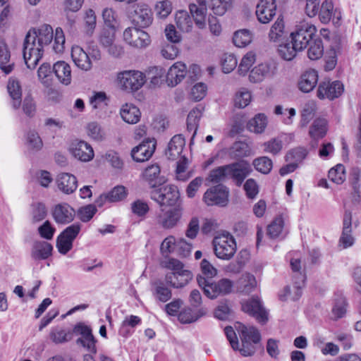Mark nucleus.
<instances>
[{"label":"nucleus","instance_id":"f257e3e1","mask_svg":"<svg viewBox=\"0 0 361 361\" xmlns=\"http://www.w3.org/2000/svg\"><path fill=\"white\" fill-rule=\"evenodd\" d=\"M163 266L170 270L165 275V282L174 288H182L192 279V272L185 269L184 264L177 259L169 258L163 262Z\"/></svg>","mask_w":361,"mask_h":361},{"label":"nucleus","instance_id":"f03ea898","mask_svg":"<svg viewBox=\"0 0 361 361\" xmlns=\"http://www.w3.org/2000/svg\"><path fill=\"white\" fill-rule=\"evenodd\" d=\"M197 281L204 291V295L210 299H215L219 296L230 294L233 288V282L228 279H221L217 281L198 275Z\"/></svg>","mask_w":361,"mask_h":361},{"label":"nucleus","instance_id":"7ed1b4c3","mask_svg":"<svg viewBox=\"0 0 361 361\" xmlns=\"http://www.w3.org/2000/svg\"><path fill=\"white\" fill-rule=\"evenodd\" d=\"M238 331L242 342V347L238 350L245 357L252 356L261 341L259 331L252 326H246L242 324H238Z\"/></svg>","mask_w":361,"mask_h":361},{"label":"nucleus","instance_id":"20e7f679","mask_svg":"<svg viewBox=\"0 0 361 361\" xmlns=\"http://www.w3.org/2000/svg\"><path fill=\"white\" fill-rule=\"evenodd\" d=\"M44 54V47L34 40V37L27 34L23 48V55L27 67L34 69L38 64Z\"/></svg>","mask_w":361,"mask_h":361},{"label":"nucleus","instance_id":"39448f33","mask_svg":"<svg viewBox=\"0 0 361 361\" xmlns=\"http://www.w3.org/2000/svg\"><path fill=\"white\" fill-rule=\"evenodd\" d=\"M316 27L307 22H302L296 25L295 31L290 33L291 42L300 51L305 49L315 38Z\"/></svg>","mask_w":361,"mask_h":361},{"label":"nucleus","instance_id":"423d86ee","mask_svg":"<svg viewBox=\"0 0 361 361\" xmlns=\"http://www.w3.org/2000/svg\"><path fill=\"white\" fill-rule=\"evenodd\" d=\"M150 197L160 206H174L180 198V192L173 185L157 186L150 192Z\"/></svg>","mask_w":361,"mask_h":361},{"label":"nucleus","instance_id":"0eeeda50","mask_svg":"<svg viewBox=\"0 0 361 361\" xmlns=\"http://www.w3.org/2000/svg\"><path fill=\"white\" fill-rule=\"evenodd\" d=\"M213 245L216 256L221 259L229 260L236 252L235 240L228 233L216 236L213 240Z\"/></svg>","mask_w":361,"mask_h":361},{"label":"nucleus","instance_id":"6e6552de","mask_svg":"<svg viewBox=\"0 0 361 361\" xmlns=\"http://www.w3.org/2000/svg\"><path fill=\"white\" fill-rule=\"evenodd\" d=\"M118 84L121 88L128 92H135L145 82V75L138 71H125L118 74Z\"/></svg>","mask_w":361,"mask_h":361},{"label":"nucleus","instance_id":"1a4fd4ad","mask_svg":"<svg viewBox=\"0 0 361 361\" xmlns=\"http://www.w3.org/2000/svg\"><path fill=\"white\" fill-rule=\"evenodd\" d=\"M123 40L130 47L136 49H144L151 43L149 34L135 27H127L123 34Z\"/></svg>","mask_w":361,"mask_h":361},{"label":"nucleus","instance_id":"9d476101","mask_svg":"<svg viewBox=\"0 0 361 361\" xmlns=\"http://www.w3.org/2000/svg\"><path fill=\"white\" fill-rule=\"evenodd\" d=\"M226 166L228 178H231L238 186L242 185L252 171L249 162L245 160L226 164Z\"/></svg>","mask_w":361,"mask_h":361},{"label":"nucleus","instance_id":"9b49d317","mask_svg":"<svg viewBox=\"0 0 361 361\" xmlns=\"http://www.w3.org/2000/svg\"><path fill=\"white\" fill-rule=\"evenodd\" d=\"M183 209L178 205L168 210H161L157 216V224L164 229H172L178 226L182 216Z\"/></svg>","mask_w":361,"mask_h":361},{"label":"nucleus","instance_id":"f8f14e48","mask_svg":"<svg viewBox=\"0 0 361 361\" xmlns=\"http://www.w3.org/2000/svg\"><path fill=\"white\" fill-rule=\"evenodd\" d=\"M228 190L222 184H218L208 189L204 194V201L209 205L225 206L228 201Z\"/></svg>","mask_w":361,"mask_h":361},{"label":"nucleus","instance_id":"ddd939ff","mask_svg":"<svg viewBox=\"0 0 361 361\" xmlns=\"http://www.w3.org/2000/svg\"><path fill=\"white\" fill-rule=\"evenodd\" d=\"M131 13L132 20L134 24L140 27H149L153 20V14L150 7L144 3L135 4Z\"/></svg>","mask_w":361,"mask_h":361},{"label":"nucleus","instance_id":"4468645a","mask_svg":"<svg viewBox=\"0 0 361 361\" xmlns=\"http://www.w3.org/2000/svg\"><path fill=\"white\" fill-rule=\"evenodd\" d=\"M344 91L343 84L339 80L322 82L318 87L317 97L319 99L333 100L339 97Z\"/></svg>","mask_w":361,"mask_h":361},{"label":"nucleus","instance_id":"2eb2a0df","mask_svg":"<svg viewBox=\"0 0 361 361\" xmlns=\"http://www.w3.org/2000/svg\"><path fill=\"white\" fill-rule=\"evenodd\" d=\"M156 148V140L154 138L147 139L139 145L135 147L131 151L133 160L137 162H143L148 160L154 154Z\"/></svg>","mask_w":361,"mask_h":361},{"label":"nucleus","instance_id":"dca6fc26","mask_svg":"<svg viewBox=\"0 0 361 361\" xmlns=\"http://www.w3.org/2000/svg\"><path fill=\"white\" fill-rule=\"evenodd\" d=\"M242 310L254 317L259 323L265 324L268 320L267 312L257 298H252L243 303Z\"/></svg>","mask_w":361,"mask_h":361},{"label":"nucleus","instance_id":"f3484780","mask_svg":"<svg viewBox=\"0 0 361 361\" xmlns=\"http://www.w3.org/2000/svg\"><path fill=\"white\" fill-rule=\"evenodd\" d=\"M276 0H260L257 5L256 16L264 24L269 23L276 15Z\"/></svg>","mask_w":361,"mask_h":361},{"label":"nucleus","instance_id":"a211bd4d","mask_svg":"<svg viewBox=\"0 0 361 361\" xmlns=\"http://www.w3.org/2000/svg\"><path fill=\"white\" fill-rule=\"evenodd\" d=\"M71 154L77 159L87 162L94 157V151L90 145L85 141H74L69 149Z\"/></svg>","mask_w":361,"mask_h":361},{"label":"nucleus","instance_id":"6ab92c4d","mask_svg":"<svg viewBox=\"0 0 361 361\" xmlns=\"http://www.w3.org/2000/svg\"><path fill=\"white\" fill-rule=\"evenodd\" d=\"M207 2L206 0H195V2L189 6L190 12L195 25L200 29H204L206 27L205 19L209 8Z\"/></svg>","mask_w":361,"mask_h":361},{"label":"nucleus","instance_id":"aec40b11","mask_svg":"<svg viewBox=\"0 0 361 361\" xmlns=\"http://www.w3.org/2000/svg\"><path fill=\"white\" fill-rule=\"evenodd\" d=\"M274 64L261 63L255 66L250 73L249 80L252 82H260L266 78L271 77L276 73Z\"/></svg>","mask_w":361,"mask_h":361},{"label":"nucleus","instance_id":"412c9836","mask_svg":"<svg viewBox=\"0 0 361 361\" xmlns=\"http://www.w3.org/2000/svg\"><path fill=\"white\" fill-rule=\"evenodd\" d=\"M27 34L34 37V40L42 47L48 46L53 40L54 31L51 25L44 24L38 28L30 30Z\"/></svg>","mask_w":361,"mask_h":361},{"label":"nucleus","instance_id":"4be33fe9","mask_svg":"<svg viewBox=\"0 0 361 361\" xmlns=\"http://www.w3.org/2000/svg\"><path fill=\"white\" fill-rule=\"evenodd\" d=\"M188 70L185 63L176 62L169 69L166 75L169 86L175 87L187 75Z\"/></svg>","mask_w":361,"mask_h":361},{"label":"nucleus","instance_id":"5701e85b","mask_svg":"<svg viewBox=\"0 0 361 361\" xmlns=\"http://www.w3.org/2000/svg\"><path fill=\"white\" fill-rule=\"evenodd\" d=\"M305 275L300 274V280H294L293 289L290 286L284 287L281 293L279 294V298L282 301H286L288 299L293 300H298L302 295V288L304 286Z\"/></svg>","mask_w":361,"mask_h":361},{"label":"nucleus","instance_id":"b1692460","mask_svg":"<svg viewBox=\"0 0 361 361\" xmlns=\"http://www.w3.org/2000/svg\"><path fill=\"white\" fill-rule=\"evenodd\" d=\"M160 166L157 164L147 166L142 173L144 180L148 183L152 190L165 182L164 178L160 176Z\"/></svg>","mask_w":361,"mask_h":361},{"label":"nucleus","instance_id":"393cba45","mask_svg":"<svg viewBox=\"0 0 361 361\" xmlns=\"http://www.w3.org/2000/svg\"><path fill=\"white\" fill-rule=\"evenodd\" d=\"M56 182L58 188L67 195L73 193L78 187L76 177L69 173H59L57 176Z\"/></svg>","mask_w":361,"mask_h":361},{"label":"nucleus","instance_id":"a878e982","mask_svg":"<svg viewBox=\"0 0 361 361\" xmlns=\"http://www.w3.org/2000/svg\"><path fill=\"white\" fill-rule=\"evenodd\" d=\"M352 233V213L349 210H345L343 220V231L340 238V243H342L344 248L350 247L354 243V238Z\"/></svg>","mask_w":361,"mask_h":361},{"label":"nucleus","instance_id":"bb28decb","mask_svg":"<svg viewBox=\"0 0 361 361\" xmlns=\"http://www.w3.org/2000/svg\"><path fill=\"white\" fill-rule=\"evenodd\" d=\"M75 210L68 204H57L53 211L54 220L59 224H68L74 219Z\"/></svg>","mask_w":361,"mask_h":361},{"label":"nucleus","instance_id":"cd10ccee","mask_svg":"<svg viewBox=\"0 0 361 361\" xmlns=\"http://www.w3.org/2000/svg\"><path fill=\"white\" fill-rule=\"evenodd\" d=\"M71 58L79 68L89 71L92 68V62L89 55L80 46L75 45L71 49Z\"/></svg>","mask_w":361,"mask_h":361},{"label":"nucleus","instance_id":"c85d7f7f","mask_svg":"<svg viewBox=\"0 0 361 361\" xmlns=\"http://www.w3.org/2000/svg\"><path fill=\"white\" fill-rule=\"evenodd\" d=\"M152 293L157 300L163 303L166 302L172 298L171 290L160 279L152 282Z\"/></svg>","mask_w":361,"mask_h":361},{"label":"nucleus","instance_id":"c756f323","mask_svg":"<svg viewBox=\"0 0 361 361\" xmlns=\"http://www.w3.org/2000/svg\"><path fill=\"white\" fill-rule=\"evenodd\" d=\"M52 245L46 241H35L31 250V257L39 261L49 258L51 255Z\"/></svg>","mask_w":361,"mask_h":361},{"label":"nucleus","instance_id":"7c9ffc66","mask_svg":"<svg viewBox=\"0 0 361 361\" xmlns=\"http://www.w3.org/2000/svg\"><path fill=\"white\" fill-rule=\"evenodd\" d=\"M185 144V139L181 135H174L168 145L165 152L166 156L169 159L174 160L177 159L180 155Z\"/></svg>","mask_w":361,"mask_h":361},{"label":"nucleus","instance_id":"2f4dec72","mask_svg":"<svg viewBox=\"0 0 361 361\" xmlns=\"http://www.w3.org/2000/svg\"><path fill=\"white\" fill-rule=\"evenodd\" d=\"M317 81V72L314 70H309L302 75L298 82V87L303 92H310L314 88Z\"/></svg>","mask_w":361,"mask_h":361},{"label":"nucleus","instance_id":"473e14b6","mask_svg":"<svg viewBox=\"0 0 361 361\" xmlns=\"http://www.w3.org/2000/svg\"><path fill=\"white\" fill-rule=\"evenodd\" d=\"M226 154L232 159H240L251 154L249 145L244 142H235L226 149Z\"/></svg>","mask_w":361,"mask_h":361},{"label":"nucleus","instance_id":"72a5a7b5","mask_svg":"<svg viewBox=\"0 0 361 361\" xmlns=\"http://www.w3.org/2000/svg\"><path fill=\"white\" fill-rule=\"evenodd\" d=\"M285 25L282 17L279 16L271 25L268 34L269 42L274 43L281 42L285 37Z\"/></svg>","mask_w":361,"mask_h":361},{"label":"nucleus","instance_id":"f704fd0d","mask_svg":"<svg viewBox=\"0 0 361 361\" xmlns=\"http://www.w3.org/2000/svg\"><path fill=\"white\" fill-rule=\"evenodd\" d=\"M236 286L238 292L248 294L256 288L257 281L254 275L245 273L238 279Z\"/></svg>","mask_w":361,"mask_h":361},{"label":"nucleus","instance_id":"c9c22d12","mask_svg":"<svg viewBox=\"0 0 361 361\" xmlns=\"http://www.w3.org/2000/svg\"><path fill=\"white\" fill-rule=\"evenodd\" d=\"M53 71L59 80L67 85L71 81V71L70 66L64 61H58L54 63Z\"/></svg>","mask_w":361,"mask_h":361},{"label":"nucleus","instance_id":"e433bc0d","mask_svg":"<svg viewBox=\"0 0 361 361\" xmlns=\"http://www.w3.org/2000/svg\"><path fill=\"white\" fill-rule=\"evenodd\" d=\"M207 314L204 308L193 310L190 307L183 310L178 314V320L182 324H190L196 322L199 318Z\"/></svg>","mask_w":361,"mask_h":361},{"label":"nucleus","instance_id":"4c0bfd02","mask_svg":"<svg viewBox=\"0 0 361 361\" xmlns=\"http://www.w3.org/2000/svg\"><path fill=\"white\" fill-rule=\"evenodd\" d=\"M121 116L123 120L128 123H136L140 121V111L133 104H126L121 109Z\"/></svg>","mask_w":361,"mask_h":361},{"label":"nucleus","instance_id":"58836bf2","mask_svg":"<svg viewBox=\"0 0 361 361\" xmlns=\"http://www.w3.org/2000/svg\"><path fill=\"white\" fill-rule=\"evenodd\" d=\"M176 25L178 29L183 32H189L192 29V20L186 11H178L175 16Z\"/></svg>","mask_w":361,"mask_h":361},{"label":"nucleus","instance_id":"ea45409f","mask_svg":"<svg viewBox=\"0 0 361 361\" xmlns=\"http://www.w3.org/2000/svg\"><path fill=\"white\" fill-rule=\"evenodd\" d=\"M8 92L13 99L12 106L18 109L21 104L22 90L19 81L15 79H10L7 85Z\"/></svg>","mask_w":361,"mask_h":361},{"label":"nucleus","instance_id":"a19ab883","mask_svg":"<svg viewBox=\"0 0 361 361\" xmlns=\"http://www.w3.org/2000/svg\"><path fill=\"white\" fill-rule=\"evenodd\" d=\"M327 132V121L317 118L310 128L309 134L312 139L319 140L324 137Z\"/></svg>","mask_w":361,"mask_h":361},{"label":"nucleus","instance_id":"79ce46f5","mask_svg":"<svg viewBox=\"0 0 361 361\" xmlns=\"http://www.w3.org/2000/svg\"><path fill=\"white\" fill-rule=\"evenodd\" d=\"M277 51L282 59L290 61L296 56L298 51H300L290 41L281 43L278 47Z\"/></svg>","mask_w":361,"mask_h":361},{"label":"nucleus","instance_id":"37998d69","mask_svg":"<svg viewBox=\"0 0 361 361\" xmlns=\"http://www.w3.org/2000/svg\"><path fill=\"white\" fill-rule=\"evenodd\" d=\"M267 126V118L264 114H258L247 123V129L255 133H262Z\"/></svg>","mask_w":361,"mask_h":361},{"label":"nucleus","instance_id":"c03bdc74","mask_svg":"<svg viewBox=\"0 0 361 361\" xmlns=\"http://www.w3.org/2000/svg\"><path fill=\"white\" fill-rule=\"evenodd\" d=\"M207 5L214 14L223 16L231 8L233 0H206Z\"/></svg>","mask_w":361,"mask_h":361},{"label":"nucleus","instance_id":"a18cd8bd","mask_svg":"<svg viewBox=\"0 0 361 361\" xmlns=\"http://www.w3.org/2000/svg\"><path fill=\"white\" fill-rule=\"evenodd\" d=\"M25 145L32 152H38L43 147V142L38 133L34 130H29L25 136Z\"/></svg>","mask_w":361,"mask_h":361},{"label":"nucleus","instance_id":"49530a36","mask_svg":"<svg viewBox=\"0 0 361 361\" xmlns=\"http://www.w3.org/2000/svg\"><path fill=\"white\" fill-rule=\"evenodd\" d=\"M47 215V209L42 202H33L31 204L30 216L32 223L36 224L44 220Z\"/></svg>","mask_w":361,"mask_h":361},{"label":"nucleus","instance_id":"de8ad7c7","mask_svg":"<svg viewBox=\"0 0 361 361\" xmlns=\"http://www.w3.org/2000/svg\"><path fill=\"white\" fill-rule=\"evenodd\" d=\"M11 54L7 45L4 42H0V68L6 73H10L13 64L6 65L10 60Z\"/></svg>","mask_w":361,"mask_h":361},{"label":"nucleus","instance_id":"09e8293b","mask_svg":"<svg viewBox=\"0 0 361 361\" xmlns=\"http://www.w3.org/2000/svg\"><path fill=\"white\" fill-rule=\"evenodd\" d=\"M309 46L307 56L310 59L317 60L323 56L324 46L322 40L320 38H314L310 44H309Z\"/></svg>","mask_w":361,"mask_h":361},{"label":"nucleus","instance_id":"8fccbe9b","mask_svg":"<svg viewBox=\"0 0 361 361\" xmlns=\"http://www.w3.org/2000/svg\"><path fill=\"white\" fill-rule=\"evenodd\" d=\"M227 173L226 165L221 166L210 171L207 180L212 183L225 182L228 179Z\"/></svg>","mask_w":361,"mask_h":361},{"label":"nucleus","instance_id":"3c124183","mask_svg":"<svg viewBox=\"0 0 361 361\" xmlns=\"http://www.w3.org/2000/svg\"><path fill=\"white\" fill-rule=\"evenodd\" d=\"M127 196V191L126 188L122 185L114 187L107 194L102 195V200H108V202H115L121 201Z\"/></svg>","mask_w":361,"mask_h":361},{"label":"nucleus","instance_id":"603ef678","mask_svg":"<svg viewBox=\"0 0 361 361\" xmlns=\"http://www.w3.org/2000/svg\"><path fill=\"white\" fill-rule=\"evenodd\" d=\"M308 150L302 147H298L289 150L286 155V161H293L298 165L301 163L307 156Z\"/></svg>","mask_w":361,"mask_h":361},{"label":"nucleus","instance_id":"864d4df0","mask_svg":"<svg viewBox=\"0 0 361 361\" xmlns=\"http://www.w3.org/2000/svg\"><path fill=\"white\" fill-rule=\"evenodd\" d=\"M234 44L238 47H245L252 42V35L247 30H240L234 33Z\"/></svg>","mask_w":361,"mask_h":361},{"label":"nucleus","instance_id":"5fc2aeb1","mask_svg":"<svg viewBox=\"0 0 361 361\" xmlns=\"http://www.w3.org/2000/svg\"><path fill=\"white\" fill-rule=\"evenodd\" d=\"M316 111V104L314 101H308L302 108L301 114V125L305 126L313 118Z\"/></svg>","mask_w":361,"mask_h":361},{"label":"nucleus","instance_id":"6e6d98bb","mask_svg":"<svg viewBox=\"0 0 361 361\" xmlns=\"http://www.w3.org/2000/svg\"><path fill=\"white\" fill-rule=\"evenodd\" d=\"M346 300L343 296L338 297L332 308L333 319L337 320L342 318L346 313Z\"/></svg>","mask_w":361,"mask_h":361},{"label":"nucleus","instance_id":"4d7b16f0","mask_svg":"<svg viewBox=\"0 0 361 361\" xmlns=\"http://www.w3.org/2000/svg\"><path fill=\"white\" fill-rule=\"evenodd\" d=\"M253 166L255 169L264 174H268L273 166L272 161L267 157H261L254 159Z\"/></svg>","mask_w":361,"mask_h":361},{"label":"nucleus","instance_id":"13d9d810","mask_svg":"<svg viewBox=\"0 0 361 361\" xmlns=\"http://www.w3.org/2000/svg\"><path fill=\"white\" fill-rule=\"evenodd\" d=\"M284 226L282 216H277L267 227V235L271 238H276L281 233Z\"/></svg>","mask_w":361,"mask_h":361},{"label":"nucleus","instance_id":"bf43d9fd","mask_svg":"<svg viewBox=\"0 0 361 361\" xmlns=\"http://www.w3.org/2000/svg\"><path fill=\"white\" fill-rule=\"evenodd\" d=\"M334 11V4L332 0H325L321 6L319 13V19L323 23H328L332 17Z\"/></svg>","mask_w":361,"mask_h":361},{"label":"nucleus","instance_id":"052dcab7","mask_svg":"<svg viewBox=\"0 0 361 361\" xmlns=\"http://www.w3.org/2000/svg\"><path fill=\"white\" fill-rule=\"evenodd\" d=\"M329 178L336 184H341L345 180V167L342 164H337L331 169L328 173Z\"/></svg>","mask_w":361,"mask_h":361},{"label":"nucleus","instance_id":"680f3d73","mask_svg":"<svg viewBox=\"0 0 361 361\" xmlns=\"http://www.w3.org/2000/svg\"><path fill=\"white\" fill-rule=\"evenodd\" d=\"M116 39V31L115 28H104L100 33L99 40L100 44L106 49L112 43L115 42Z\"/></svg>","mask_w":361,"mask_h":361},{"label":"nucleus","instance_id":"e2e57ef3","mask_svg":"<svg viewBox=\"0 0 361 361\" xmlns=\"http://www.w3.org/2000/svg\"><path fill=\"white\" fill-rule=\"evenodd\" d=\"M109 99L104 92H94L90 98V104L94 109L103 108L108 105Z\"/></svg>","mask_w":361,"mask_h":361},{"label":"nucleus","instance_id":"0e129e2a","mask_svg":"<svg viewBox=\"0 0 361 361\" xmlns=\"http://www.w3.org/2000/svg\"><path fill=\"white\" fill-rule=\"evenodd\" d=\"M73 338V333L71 331L66 332L63 329H55L50 333V338L55 343H62L71 340Z\"/></svg>","mask_w":361,"mask_h":361},{"label":"nucleus","instance_id":"69168bd1","mask_svg":"<svg viewBox=\"0 0 361 361\" xmlns=\"http://www.w3.org/2000/svg\"><path fill=\"white\" fill-rule=\"evenodd\" d=\"M97 209L93 204H87L80 207L77 212L78 218L82 222L89 221L96 214Z\"/></svg>","mask_w":361,"mask_h":361},{"label":"nucleus","instance_id":"338daca9","mask_svg":"<svg viewBox=\"0 0 361 361\" xmlns=\"http://www.w3.org/2000/svg\"><path fill=\"white\" fill-rule=\"evenodd\" d=\"M73 333L82 336L81 338L77 339V344H79L80 342H83L84 340L92 338L94 336L92 334L91 329L82 323L76 324L73 328Z\"/></svg>","mask_w":361,"mask_h":361},{"label":"nucleus","instance_id":"774afa93","mask_svg":"<svg viewBox=\"0 0 361 361\" xmlns=\"http://www.w3.org/2000/svg\"><path fill=\"white\" fill-rule=\"evenodd\" d=\"M84 20L87 35H92L96 27V16L92 9L86 11Z\"/></svg>","mask_w":361,"mask_h":361}]
</instances>
